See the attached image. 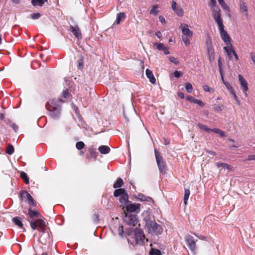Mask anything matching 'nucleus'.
<instances>
[{"label": "nucleus", "mask_w": 255, "mask_h": 255, "mask_svg": "<svg viewBox=\"0 0 255 255\" xmlns=\"http://www.w3.org/2000/svg\"><path fill=\"white\" fill-rule=\"evenodd\" d=\"M78 68L81 69L83 67V62L79 61L78 63Z\"/></svg>", "instance_id": "nucleus-64"}, {"label": "nucleus", "mask_w": 255, "mask_h": 255, "mask_svg": "<svg viewBox=\"0 0 255 255\" xmlns=\"http://www.w3.org/2000/svg\"><path fill=\"white\" fill-rule=\"evenodd\" d=\"M240 12L243 13L247 18L249 16L248 9L247 4L243 1L240 3Z\"/></svg>", "instance_id": "nucleus-18"}, {"label": "nucleus", "mask_w": 255, "mask_h": 255, "mask_svg": "<svg viewBox=\"0 0 255 255\" xmlns=\"http://www.w3.org/2000/svg\"><path fill=\"white\" fill-rule=\"evenodd\" d=\"M120 202L122 205H127L128 203V194L126 192L124 193L119 199Z\"/></svg>", "instance_id": "nucleus-23"}, {"label": "nucleus", "mask_w": 255, "mask_h": 255, "mask_svg": "<svg viewBox=\"0 0 255 255\" xmlns=\"http://www.w3.org/2000/svg\"><path fill=\"white\" fill-rule=\"evenodd\" d=\"M230 92L231 94L233 96L234 98L235 97V96H237L233 89L232 90H231V91H230Z\"/></svg>", "instance_id": "nucleus-60"}, {"label": "nucleus", "mask_w": 255, "mask_h": 255, "mask_svg": "<svg viewBox=\"0 0 255 255\" xmlns=\"http://www.w3.org/2000/svg\"><path fill=\"white\" fill-rule=\"evenodd\" d=\"M20 195L23 198H26L28 201V203L31 206H35V201L32 197L26 191H21L20 192Z\"/></svg>", "instance_id": "nucleus-14"}, {"label": "nucleus", "mask_w": 255, "mask_h": 255, "mask_svg": "<svg viewBox=\"0 0 255 255\" xmlns=\"http://www.w3.org/2000/svg\"><path fill=\"white\" fill-rule=\"evenodd\" d=\"M153 45L158 50L163 51L164 54L168 55L170 53L169 51H168V47L165 46L163 43L160 42H155L153 43Z\"/></svg>", "instance_id": "nucleus-16"}, {"label": "nucleus", "mask_w": 255, "mask_h": 255, "mask_svg": "<svg viewBox=\"0 0 255 255\" xmlns=\"http://www.w3.org/2000/svg\"><path fill=\"white\" fill-rule=\"evenodd\" d=\"M85 144L83 141H78L76 143V147L78 150H81L84 147Z\"/></svg>", "instance_id": "nucleus-39"}, {"label": "nucleus", "mask_w": 255, "mask_h": 255, "mask_svg": "<svg viewBox=\"0 0 255 255\" xmlns=\"http://www.w3.org/2000/svg\"><path fill=\"white\" fill-rule=\"evenodd\" d=\"M216 165L218 167H222L225 168H226L227 169L230 170V171H233L234 170V168L233 166L224 163H220V162H217L216 163Z\"/></svg>", "instance_id": "nucleus-25"}, {"label": "nucleus", "mask_w": 255, "mask_h": 255, "mask_svg": "<svg viewBox=\"0 0 255 255\" xmlns=\"http://www.w3.org/2000/svg\"><path fill=\"white\" fill-rule=\"evenodd\" d=\"M41 16V14L39 12L32 13L30 15L31 18L33 19H38Z\"/></svg>", "instance_id": "nucleus-42"}, {"label": "nucleus", "mask_w": 255, "mask_h": 255, "mask_svg": "<svg viewBox=\"0 0 255 255\" xmlns=\"http://www.w3.org/2000/svg\"><path fill=\"white\" fill-rule=\"evenodd\" d=\"M216 4V0H210V2L209 3V6L215 5Z\"/></svg>", "instance_id": "nucleus-56"}, {"label": "nucleus", "mask_w": 255, "mask_h": 255, "mask_svg": "<svg viewBox=\"0 0 255 255\" xmlns=\"http://www.w3.org/2000/svg\"><path fill=\"white\" fill-rule=\"evenodd\" d=\"M224 50L227 53L229 59H231L233 57L235 51L234 50L233 46L231 44L230 45H226L224 47Z\"/></svg>", "instance_id": "nucleus-20"}, {"label": "nucleus", "mask_w": 255, "mask_h": 255, "mask_svg": "<svg viewBox=\"0 0 255 255\" xmlns=\"http://www.w3.org/2000/svg\"><path fill=\"white\" fill-rule=\"evenodd\" d=\"M70 28L71 31L72 32L73 34L75 36V37H76L78 39L81 38V33L78 26H71Z\"/></svg>", "instance_id": "nucleus-21"}, {"label": "nucleus", "mask_w": 255, "mask_h": 255, "mask_svg": "<svg viewBox=\"0 0 255 255\" xmlns=\"http://www.w3.org/2000/svg\"><path fill=\"white\" fill-rule=\"evenodd\" d=\"M196 104H198L200 107H204L205 105L204 103L202 101L198 99L197 100Z\"/></svg>", "instance_id": "nucleus-51"}, {"label": "nucleus", "mask_w": 255, "mask_h": 255, "mask_svg": "<svg viewBox=\"0 0 255 255\" xmlns=\"http://www.w3.org/2000/svg\"><path fill=\"white\" fill-rule=\"evenodd\" d=\"M178 96L181 99L184 98V94L182 92H179L178 93Z\"/></svg>", "instance_id": "nucleus-58"}, {"label": "nucleus", "mask_w": 255, "mask_h": 255, "mask_svg": "<svg viewBox=\"0 0 255 255\" xmlns=\"http://www.w3.org/2000/svg\"><path fill=\"white\" fill-rule=\"evenodd\" d=\"M185 240L189 249L192 252H194L196 248V243L197 240H194L193 237L190 235L185 236Z\"/></svg>", "instance_id": "nucleus-10"}, {"label": "nucleus", "mask_w": 255, "mask_h": 255, "mask_svg": "<svg viewBox=\"0 0 255 255\" xmlns=\"http://www.w3.org/2000/svg\"><path fill=\"white\" fill-rule=\"evenodd\" d=\"M185 89L188 93H190L193 90V87L191 83H188L185 85Z\"/></svg>", "instance_id": "nucleus-40"}, {"label": "nucleus", "mask_w": 255, "mask_h": 255, "mask_svg": "<svg viewBox=\"0 0 255 255\" xmlns=\"http://www.w3.org/2000/svg\"><path fill=\"white\" fill-rule=\"evenodd\" d=\"M211 131H213L216 133L219 134L221 137H225V133L222 130H221V129H220L219 128H215L212 129Z\"/></svg>", "instance_id": "nucleus-37"}, {"label": "nucleus", "mask_w": 255, "mask_h": 255, "mask_svg": "<svg viewBox=\"0 0 255 255\" xmlns=\"http://www.w3.org/2000/svg\"><path fill=\"white\" fill-rule=\"evenodd\" d=\"M218 66L220 70V72L221 73L222 69H221V58H219L218 59Z\"/></svg>", "instance_id": "nucleus-57"}, {"label": "nucleus", "mask_w": 255, "mask_h": 255, "mask_svg": "<svg viewBox=\"0 0 255 255\" xmlns=\"http://www.w3.org/2000/svg\"><path fill=\"white\" fill-rule=\"evenodd\" d=\"M186 99L192 102V103H195L196 104V102H197V100L196 99L193 98V97L191 96H188L186 97Z\"/></svg>", "instance_id": "nucleus-44"}, {"label": "nucleus", "mask_w": 255, "mask_h": 255, "mask_svg": "<svg viewBox=\"0 0 255 255\" xmlns=\"http://www.w3.org/2000/svg\"><path fill=\"white\" fill-rule=\"evenodd\" d=\"M69 96V93L67 90H64L62 92V97L67 98Z\"/></svg>", "instance_id": "nucleus-47"}, {"label": "nucleus", "mask_w": 255, "mask_h": 255, "mask_svg": "<svg viewBox=\"0 0 255 255\" xmlns=\"http://www.w3.org/2000/svg\"><path fill=\"white\" fill-rule=\"evenodd\" d=\"M155 35L159 39H161L162 38V35L160 31L156 32Z\"/></svg>", "instance_id": "nucleus-55"}, {"label": "nucleus", "mask_w": 255, "mask_h": 255, "mask_svg": "<svg viewBox=\"0 0 255 255\" xmlns=\"http://www.w3.org/2000/svg\"><path fill=\"white\" fill-rule=\"evenodd\" d=\"M224 85H225L226 88L230 91L232 90L233 88L231 84L229 82H224Z\"/></svg>", "instance_id": "nucleus-45"}, {"label": "nucleus", "mask_w": 255, "mask_h": 255, "mask_svg": "<svg viewBox=\"0 0 255 255\" xmlns=\"http://www.w3.org/2000/svg\"><path fill=\"white\" fill-rule=\"evenodd\" d=\"M194 235H195L197 237H198L199 239H200L201 240H207V237H204L203 236L198 235L195 234H194Z\"/></svg>", "instance_id": "nucleus-52"}, {"label": "nucleus", "mask_w": 255, "mask_h": 255, "mask_svg": "<svg viewBox=\"0 0 255 255\" xmlns=\"http://www.w3.org/2000/svg\"><path fill=\"white\" fill-rule=\"evenodd\" d=\"M140 208V205L139 204H132L130 202L126 205V210L129 212L139 213Z\"/></svg>", "instance_id": "nucleus-12"}, {"label": "nucleus", "mask_w": 255, "mask_h": 255, "mask_svg": "<svg viewBox=\"0 0 255 255\" xmlns=\"http://www.w3.org/2000/svg\"><path fill=\"white\" fill-rule=\"evenodd\" d=\"M198 127L201 129H203V130L205 131L207 133H209L210 131H211L212 129L208 128L206 125H204L202 124H198Z\"/></svg>", "instance_id": "nucleus-33"}, {"label": "nucleus", "mask_w": 255, "mask_h": 255, "mask_svg": "<svg viewBox=\"0 0 255 255\" xmlns=\"http://www.w3.org/2000/svg\"><path fill=\"white\" fill-rule=\"evenodd\" d=\"M182 33L189 37H191L193 35L192 32L189 29L188 25L187 24L181 25Z\"/></svg>", "instance_id": "nucleus-19"}, {"label": "nucleus", "mask_w": 255, "mask_h": 255, "mask_svg": "<svg viewBox=\"0 0 255 255\" xmlns=\"http://www.w3.org/2000/svg\"><path fill=\"white\" fill-rule=\"evenodd\" d=\"M218 28L220 31L221 37L226 45H230L231 44V39L227 31L224 29V25Z\"/></svg>", "instance_id": "nucleus-9"}, {"label": "nucleus", "mask_w": 255, "mask_h": 255, "mask_svg": "<svg viewBox=\"0 0 255 255\" xmlns=\"http://www.w3.org/2000/svg\"><path fill=\"white\" fill-rule=\"evenodd\" d=\"M145 74L147 77L149 79V81L152 84H155L156 82V79L152 73V72L150 70L147 69L145 71Z\"/></svg>", "instance_id": "nucleus-22"}, {"label": "nucleus", "mask_w": 255, "mask_h": 255, "mask_svg": "<svg viewBox=\"0 0 255 255\" xmlns=\"http://www.w3.org/2000/svg\"><path fill=\"white\" fill-rule=\"evenodd\" d=\"M45 1H47V0H32L31 3L34 6H41L44 3Z\"/></svg>", "instance_id": "nucleus-32"}, {"label": "nucleus", "mask_w": 255, "mask_h": 255, "mask_svg": "<svg viewBox=\"0 0 255 255\" xmlns=\"http://www.w3.org/2000/svg\"><path fill=\"white\" fill-rule=\"evenodd\" d=\"M153 255H160L161 253L160 251L158 250H155L153 251L152 254Z\"/></svg>", "instance_id": "nucleus-54"}, {"label": "nucleus", "mask_w": 255, "mask_h": 255, "mask_svg": "<svg viewBox=\"0 0 255 255\" xmlns=\"http://www.w3.org/2000/svg\"><path fill=\"white\" fill-rule=\"evenodd\" d=\"M98 149L102 154H107L110 151V147L106 145H101Z\"/></svg>", "instance_id": "nucleus-24"}, {"label": "nucleus", "mask_w": 255, "mask_h": 255, "mask_svg": "<svg viewBox=\"0 0 255 255\" xmlns=\"http://www.w3.org/2000/svg\"><path fill=\"white\" fill-rule=\"evenodd\" d=\"M146 225L149 232L151 233L155 234V235H160L163 232L162 227L154 221L147 222Z\"/></svg>", "instance_id": "nucleus-5"}, {"label": "nucleus", "mask_w": 255, "mask_h": 255, "mask_svg": "<svg viewBox=\"0 0 255 255\" xmlns=\"http://www.w3.org/2000/svg\"><path fill=\"white\" fill-rule=\"evenodd\" d=\"M174 75L176 78H179L181 76V72L178 71H175L174 73Z\"/></svg>", "instance_id": "nucleus-53"}, {"label": "nucleus", "mask_w": 255, "mask_h": 255, "mask_svg": "<svg viewBox=\"0 0 255 255\" xmlns=\"http://www.w3.org/2000/svg\"><path fill=\"white\" fill-rule=\"evenodd\" d=\"M239 80L241 85L242 90L246 96H247V92L248 90V83L243 76L241 75H239Z\"/></svg>", "instance_id": "nucleus-15"}, {"label": "nucleus", "mask_w": 255, "mask_h": 255, "mask_svg": "<svg viewBox=\"0 0 255 255\" xmlns=\"http://www.w3.org/2000/svg\"><path fill=\"white\" fill-rule=\"evenodd\" d=\"M158 7L157 4L154 5L150 10V13L153 15H156L158 12V11L157 10Z\"/></svg>", "instance_id": "nucleus-38"}, {"label": "nucleus", "mask_w": 255, "mask_h": 255, "mask_svg": "<svg viewBox=\"0 0 255 255\" xmlns=\"http://www.w3.org/2000/svg\"><path fill=\"white\" fill-rule=\"evenodd\" d=\"M219 4L222 8L227 12H230V9L228 5L225 2L224 0H218Z\"/></svg>", "instance_id": "nucleus-28"}, {"label": "nucleus", "mask_w": 255, "mask_h": 255, "mask_svg": "<svg viewBox=\"0 0 255 255\" xmlns=\"http://www.w3.org/2000/svg\"><path fill=\"white\" fill-rule=\"evenodd\" d=\"M123 184L124 182L123 179L121 178H119L114 184L113 187L116 189L118 188H121V187L123 185Z\"/></svg>", "instance_id": "nucleus-30"}, {"label": "nucleus", "mask_w": 255, "mask_h": 255, "mask_svg": "<svg viewBox=\"0 0 255 255\" xmlns=\"http://www.w3.org/2000/svg\"><path fill=\"white\" fill-rule=\"evenodd\" d=\"M126 234L127 235L128 242L132 245H141L144 243L145 237L143 232L141 229L136 228L134 230L130 228L126 231Z\"/></svg>", "instance_id": "nucleus-1"}, {"label": "nucleus", "mask_w": 255, "mask_h": 255, "mask_svg": "<svg viewBox=\"0 0 255 255\" xmlns=\"http://www.w3.org/2000/svg\"><path fill=\"white\" fill-rule=\"evenodd\" d=\"M211 8L213 18L218 24V27L224 26L221 18V13L219 7L216 5L210 6Z\"/></svg>", "instance_id": "nucleus-4"}, {"label": "nucleus", "mask_w": 255, "mask_h": 255, "mask_svg": "<svg viewBox=\"0 0 255 255\" xmlns=\"http://www.w3.org/2000/svg\"><path fill=\"white\" fill-rule=\"evenodd\" d=\"M203 89L206 92H210L211 91V89L206 85L203 86ZM211 90L212 91V92H214V90L212 89H211Z\"/></svg>", "instance_id": "nucleus-48"}, {"label": "nucleus", "mask_w": 255, "mask_h": 255, "mask_svg": "<svg viewBox=\"0 0 255 255\" xmlns=\"http://www.w3.org/2000/svg\"><path fill=\"white\" fill-rule=\"evenodd\" d=\"M255 160V154L249 155L248 156V158L246 159V160Z\"/></svg>", "instance_id": "nucleus-49"}, {"label": "nucleus", "mask_w": 255, "mask_h": 255, "mask_svg": "<svg viewBox=\"0 0 255 255\" xmlns=\"http://www.w3.org/2000/svg\"><path fill=\"white\" fill-rule=\"evenodd\" d=\"M5 152L8 154H12L14 152L13 146L11 144H8L6 148Z\"/></svg>", "instance_id": "nucleus-36"}, {"label": "nucleus", "mask_w": 255, "mask_h": 255, "mask_svg": "<svg viewBox=\"0 0 255 255\" xmlns=\"http://www.w3.org/2000/svg\"><path fill=\"white\" fill-rule=\"evenodd\" d=\"M190 192L189 189H185L184 196V203L186 205L187 201L190 196Z\"/></svg>", "instance_id": "nucleus-34"}, {"label": "nucleus", "mask_w": 255, "mask_h": 255, "mask_svg": "<svg viewBox=\"0 0 255 255\" xmlns=\"http://www.w3.org/2000/svg\"><path fill=\"white\" fill-rule=\"evenodd\" d=\"M30 225L31 228L34 230H36L37 227L43 229L46 226L45 222L42 219H38L35 222L30 221Z\"/></svg>", "instance_id": "nucleus-11"}, {"label": "nucleus", "mask_w": 255, "mask_h": 255, "mask_svg": "<svg viewBox=\"0 0 255 255\" xmlns=\"http://www.w3.org/2000/svg\"><path fill=\"white\" fill-rule=\"evenodd\" d=\"M13 222L17 225L18 227L22 228L23 227V224L21 221V219L20 217H16L12 219Z\"/></svg>", "instance_id": "nucleus-29"}, {"label": "nucleus", "mask_w": 255, "mask_h": 255, "mask_svg": "<svg viewBox=\"0 0 255 255\" xmlns=\"http://www.w3.org/2000/svg\"><path fill=\"white\" fill-rule=\"evenodd\" d=\"M207 55L210 62L212 63L215 59V52L213 46L212 42L210 37L206 39V41Z\"/></svg>", "instance_id": "nucleus-7"}, {"label": "nucleus", "mask_w": 255, "mask_h": 255, "mask_svg": "<svg viewBox=\"0 0 255 255\" xmlns=\"http://www.w3.org/2000/svg\"><path fill=\"white\" fill-rule=\"evenodd\" d=\"M154 153L157 164L160 172L162 173H165L167 169V166L165 162L164 161L162 156L159 154L156 149H154Z\"/></svg>", "instance_id": "nucleus-6"}, {"label": "nucleus", "mask_w": 255, "mask_h": 255, "mask_svg": "<svg viewBox=\"0 0 255 255\" xmlns=\"http://www.w3.org/2000/svg\"><path fill=\"white\" fill-rule=\"evenodd\" d=\"M137 199L141 201H145L151 205L153 203V200L150 197L146 196L142 194H139L136 197Z\"/></svg>", "instance_id": "nucleus-17"}, {"label": "nucleus", "mask_w": 255, "mask_h": 255, "mask_svg": "<svg viewBox=\"0 0 255 255\" xmlns=\"http://www.w3.org/2000/svg\"><path fill=\"white\" fill-rule=\"evenodd\" d=\"M126 16V14L124 12H120L118 13L115 23L117 24H119L122 19L125 18Z\"/></svg>", "instance_id": "nucleus-26"}, {"label": "nucleus", "mask_w": 255, "mask_h": 255, "mask_svg": "<svg viewBox=\"0 0 255 255\" xmlns=\"http://www.w3.org/2000/svg\"><path fill=\"white\" fill-rule=\"evenodd\" d=\"M159 21L162 23V24H165L166 23V20L164 18V17L162 16V15H160L159 16Z\"/></svg>", "instance_id": "nucleus-50"}, {"label": "nucleus", "mask_w": 255, "mask_h": 255, "mask_svg": "<svg viewBox=\"0 0 255 255\" xmlns=\"http://www.w3.org/2000/svg\"><path fill=\"white\" fill-rule=\"evenodd\" d=\"M169 60L171 62L173 63L176 65L178 64L179 63V61L177 60V59L176 58L172 56L169 57Z\"/></svg>", "instance_id": "nucleus-43"}, {"label": "nucleus", "mask_w": 255, "mask_h": 255, "mask_svg": "<svg viewBox=\"0 0 255 255\" xmlns=\"http://www.w3.org/2000/svg\"><path fill=\"white\" fill-rule=\"evenodd\" d=\"M11 127L15 131H16L17 130L18 127L16 125L12 124Z\"/></svg>", "instance_id": "nucleus-59"}, {"label": "nucleus", "mask_w": 255, "mask_h": 255, "mask_svg": "<svg viewBox=\"0 0 255 255\" xmlns=\"http://www.w3.org/2000/svg\"><path fill=\"white\" fill-rule=\"evenodd\" d=\"M211 8L213 18L218 24V27L224 26L221 18V13L219 7L216 5L210 6Z\"/></svg>", "instance_id": "nucleus-3"}, {"label": "nucleus", "mask_w": 255, "mask_h": 255, "mask_svg": "<svg viewBox=\"0 0 255 255\" xmlns=\"http://www.w3.org/2000/svg\"><path fill=\"white\" fill-rule=\"evenodd\" d=\"M171 8L178 16H183L184 10L183 8L180 6L178 5L176 1H172L171 4Z\"/></svg>", "instance_id": "nucleus-13"}, {"label": "nucleus", "mask_w": 255, "mask_h": 255, "mask_svg": "<svg viewBox=\"0 0 255 255\" xmlns=\"http://www.w3.org/2000/svg\"><path fill=\"white\" fill-rule=\"evenodd\" d=\"M119 234L120 236H123L124 233V228L123 226H120L118 228Z\"/></svg>", "instance_id": "nucleus-46"}, {"label": "nucleus", "mask_w": 255, "mask_h": 255, "mask_svg": "<svg viewBox=\"0 0 255 255\" xmlns=\"http://www.w3.org/2000/svg\"><path fill=\"white\" fill-rule=\"evenodd\" d=\"M234 99L236 101V104L237 105H240V102L239 100L238 97L237 96H235V97L234 98Z\"/></svg>", "instance_id": "nucleus-63"}, {"label": "nucleus", "mask_w": 255, "mask_h": 255, "mask_svg": "<svg viewBox=\"0 0 255 255\" xmlns=\"http://www.w3.org/2000/svg\"><path fill=\"white\" fill-rule=\"evenodd\" d=\"M124 222L128 226L134 227L138 223V217L136 215H126Z\"/></svg>", "instance_id": "nucleus-8"}, {"label": "nucleus", "mask_w": 255, "mask_h": 255, "mask_svg": "<svg viewBox=\"0 0 255 255\" xmlns=\"http://www.w3.org/2000/svg\"><path fill=\"white\" fill-rule=\"evenodd\" d=\"M188 37H187V36H186V37L183 36L182 37V40L186 46H189L190 44V41Z\"/></svg>", "instance_id": "nucleus-41"}, {"label": "nucleus", "mask_w": 255, "mask_h": 255, "mask_svg": "<svg viewBox=\"0 0 255 255\" xmlns=\"http://www.w3.org/2000/svg\"><path fill=\"white\" fill-rule=\"evenodd\" d=\"M20 176L24 180L26 184H29V179L27 176V174L24 172L21 171L20 172Z\"/></svg>", "instance_id": "nucleus-35"}, {"label": "nucleus", "mask_w": 255, "mask_h": 255, "mask_svg": "<svg viewBox=\"0 0 255 255\" xmlns=\"http://www.w3.org/2000/svg\"><path fill=\"white\" fill-rule=\"evenodd\" d=\"M230 92L231 94L233 96L234 98L235 97V96H237L233 89L232 90H231V91H230Z\"/></svg>", "instance_id": "nucleus-61"}, {"label": "nucleus", "mask_w": 255, "mask_h": 255, "mask_svg": "<svg viewBox=\"0 0 255 255\" xmlns=\"http://www.w3.org/2000/svg\"><path fill=\"white\" fill-rule=\"evenodd\" d=\"M126 193V191L124 188H119L116 189L114 192V196L115 197H121L124 193Z\"/></svg>", "instance_id": "nucleus-27"}, {"label": "nucleus", "mask_w": 255, "mask_h": 255, "mask_svg": "<svg viewBox=\"0 0 255 255\" xmlns=\"http://www.w3.org/2000/svg\"><path fill=\"white\" fill-rule=\"evenodd\" d=\"M60 102H63L61 99H51L50 100L46 105V108L49 112L50 116L54 118H57L60 115L61 108L59 104Z\"/></svg>", "instance_id": "nucleus-2"}, {"label": "nucleus", "mask_w": 255, "mask_h": 255, "mask_svg": "<svg viewBox=\"0 0 255 255\" xmlns=\"http://www.w3.org/2000/svg\"><path fill=\"white\" fill-rule=\"evenodd\" d=\"M28 215L30 218H33L34 217H38L40 216V214L36 211L32 210L29 209L28 212Z\"/></svg>", "instance_id": "nucleus-31"}, {"label": "nucleus", "mask_w": 255, "mask_h": 255, "mask_svg": "<svg viewBox=\"0 0 255 255\" xmlns=\"http://www.w3.org/2000/svg\"><path fill=\"white\" fill-rule=\"evenodd\" d=\"M230 92L231 94L233 96L234 98L235 97V96H237L233 89L232 90H231V91H230Z\"/></svg>", "instance_id": "nucleus-62"}]
</instances>
